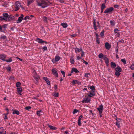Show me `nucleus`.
Wrapping results in <instances>:
<instances>
[{
	"instance_id": "42",
	"label": "nucleus",
	"mask_w": 134,
	"mask_h": 134,
	"mask_svg": "<svg viewBox=\"0 0 134 134\" xmlns=\"http://www.w3.org/2000/svg\"><path fill=\"white\" fill-rule=\"evenodd\" d=\"M43 20L44 21L46 22H47V17H45V16H44L43 18Z\"/></svg>"
},
{
	"instance_id": "16",
	"label": "nucleus",
	"mask_w": 134,
	"mask_h": 134,
	"mask_svg": "<svg viewBox=\"0 0 134 134\" xmlns=\"http://www.w3.org/2000/svg\"><path fill=\"white\" fill-rule=\"evenodd\" d=\"M14 18V16H12L11 15H9L8 20L7 21H11Z\"/></svg>"
},
{
	"instance_id": "46",
	"label": "nucleus",
	"mask_w": 134,
	"mask_h": 134,
	"mask_svg": "<svg viewBox=\"0 0 134 134\" xmlns=\"http://www.w3.org/2000/svg\"><path fill=\"white\" fill-rule=\"evenodd\" d=\"M119 31V30L117 28H116L114 29V32L115 33L117 34L118 33H119L118 32Z\"/></svg>"
},
{
	"instance_id": "11",
	"label": "nucleus",
	"mask_w": 134,
	"mask_h": 134,
	"mask_svg": "<svg viewBox=\"0 0 134 134\" xmlns=\"http://www.w3.org/2000/svg\"><path fill=\"white\" fill-rule=\"evenodd\" d=\"M104 59L105 60V63L107 64V65L108 66L109 63V59L108 58L105 56L104 57Z\"/></svg>"
},
{
	"instance_id": "27",
	"label": "nucleus",
	"mask_w": 134,
	"mask_h": 134,
	"mask_svg": "<svg viewBox=\"0 0 134 134\" xmlns=\"http://www.w3.org/2000/svg\"><path fill=\"white\" fill-rule=\"evenodd\" d=\"M16 6L18 7L19 8L21 6V4L20 3L18 2H16Z\"/></svg>"
},
{
	"instance_id": "63",
	"label": "nucleus",
	"mask_w": 134,
	"mask_h": 134,
	"mask_svg": "<svg viewBox=\"0 0 134 134\" xmlns=\"http://www.w3.org/2000/svg\"><path fill=\"white\" fill-rule=\"evenodd\" d=\"M52 61L53 63H55V62H56L55 61V59H52Z\"/></svg>"
},
{
	"instance_id": "14",
	"label": "nucleus",
	"mask_w": 134,
	"mask_h": 134,
	"mask_svg": "<svg viewBox=\"0 0 134 134\" xmlns=\"http://www.w3.org/2000/svg\"><path fill=\"white\" fill-rule=\"evenodd\" d=\"M43 79L46 82L48 85H50V81L48 79L47 77H43Z\"/></svg>"
},
{
	"instance_id": "37",
	"label": "nucleus",
	"mask_w": 134,
	"mask_h": 134,
	"mask_svg": "<svg viewBox=\"0 0 134 134\" xmlns=\"http://www.w3.org/2000/svg\"><path fill=\"white\" fill-rule=\"evenodd\" d=\"M21 83L20 82H18L16 83V86L17 87H19L21 85Z\"/></svg>"
},
{
	"instance_id": "30",
	"label": "nucleus",
	"mask_w": 134,
	"mask_h": 134,
	"mask_svg": "<svg viewBox=\"0 0 134 134\" xmlns=\"http://www.w3.org/2000/svg\"><path fill=\"white\" fill-rule=\"evenodd\" d=\"M31 108V107L30 106H27L25 107V109L28 111H29Z\"/></svg>"
},
{
	"instance_id": "51",
	"label": "nucleus",
	"mask_w": 134,
	"mask_h": 134,
	"mask_svg": "<svg viewBox=\"0 0 134 134\" xmlns=\"http://www.w3.org/2000/svg\"><path fill=\"white\" fill-rule=\"evenodd\" d=\"M6 36H3L1 37V38L3 40L5 39L6 38Z\"/></svg>"
},
{
	"instance_id": "62",
	"label": "nucleus",
	"mask_w": 134,
	"mask_h": 134,
	"mask_svg": "<svg viewBox=\"0 0 134 134\" xmlns=\"http://www.w3.org/2000/svg\"><path fill=\"white\" fill-rule=\"evenodd\" d=\"M54 88L56 90L57 88V85H54Z\"/></svg>"
},
{
	"instance_id": "22",
	"label": "nucleus",
	"mask_w": 134,
	"mask_h": 134,
	"mask_svg": "<svg viewBox=\"0 0 134 134\" xmlns=\"http://www.w3.org/2000/svg\"><path fill=\"white\" fill-rule=\"evenodd\" d=\"M90 88L92 90V91L95 92V87L94 86H90Z\"/></svg>"
},
{
	"instance_id": "41",
	"label": "nucleus",
	"mask_w": 134,
	"mask_h": 134,
	"mask_svg": "<svg viewBox=\"0 0 134 134\" xmlns=\"http://www.w3.org/2000/svg\"><path fill=\"white\" fill-rule=\"evenodd\" d=\"M61 73L63 75V77H65V72L63 71L62 70L61 71Z\"/></svg>"
},
{
	"instance_id": "61",
	"label": "nucleus",
	"mask_w": 134,
	"mask_h": 134,
	"mask_svg": "<svg viewBox=\"0 0 134 134\" xmlns=\"http://www.w3.org/2000/svg\"><path fill=\"white\" fill-rule=\"evenodd\" d=\"M5 110L7 111V114H9V109L8 108H6L5 109Z\"/></svg>"
},
{
	"instance_id": "28",
	"label": "nucleus",
	"mask_w": 134,
	"mask_h": 134,
	"mask_svg": "<svg viewBox=\"0 0 134 134\" xmlns=\"http://www.w3.org/2000/svg\"><path fill=\"white\" fill-rule=\"evenodd\" d=\"M70 63L72 64H73L74 63V58L72 57H71L70 58Z\"/></svg>"
},
{
	"instance_id": "36",
	"label": "nucleus",
	"mask_w": 134,
	"mask_h": 134,
	"mask_svg": "<svg viewBox=\"0 0 134 134\" xmlns=\"http://www.w3.org/2000/svg\"><path fill=\"white\" fill-rule=\"evenodd\" d=\"M79 111V110H78L75 109L74 110L72 113L73 114H75V113H76L77 112H78Z\"/></svg>"
},
{
	"instance_id": "39",
	"label": "nucleus",
	"mask_w": 134,
	"mask_h": 134,
	"mask_svg": "<svg viewBox=\"0 0 134 134\" xmlns=\"http://www.w3.org/2000/svg\"><path fill=\"white\" fill-rule=\"evenodd\" d=\"M104 30H103L102 31V32L100 33V35L101 37H102L103 36H104Z\"/></svg>"
},
{
	"instance_id": "31",
	"label": "nucleus",
	"mask_w": 134,
	"mask_h": 134,
	"mask_svg": "<svg viewBox=\"0 0 134 134\" xmlns=\"http://www.w3.org/2000/svg\"><path fill=\"white\" fill-rule=\"evenodd\" d=\"M34 78L36 80V81L37 82V80H38L40 79L39 76H34Z\"/></svg>"
},
{
	"instance_id": "4",
	"label": "nucleus",
	"mask_w": 134,
	"mask_h": 134,
	"mask_svg": "<svg viewBox=\"0 0 134 134\" xmlns=\"http://www.w3.org/2000/svg\"><path fill=\"white\" fill-rule=\"evenodd\" d=\"M114 8L113 7H110L109 8L106 9L104 13H110L114 10Z\"/></svg>"
},
{
	"instance_id": "52",
	"label": "nucleus",
	"mask_w": 134,
	"mask_h": 134,
	"mask_svg": "<svg viewBox=\"0 0 134 134\" xmlns=\"http://www.w3.org/2000/svg\"><path fill=\"white\" fill-rule=\"evenodd\" d=\"M19 7H16L15 6V11H16L18 10L19 9Z\"/></svg>"
},
{
	"instance_id": "33",
	"label": "nucleus",
	"mask_w": 134,
	"mask_h": 134,
	"mask_svg": "<svg viewBox=\"0 0 134 134\" xmlns=\"http://www.w3.org/2000/svg\"><path fill=\"white\" fill-rule=\"evenodd\" d=\"M12 60L11 58H10L8 60H5V61L6 62H7L8 63V62H11Z\"/></svg>"
},
{
	"instance_id": "9",
	"label": "nucleus",
	"mask_w": 134,
	"mask_h": 134,
	"mask_svg": "<svg viewBox=\"0 0 134 134\" xmlns=\"http://www.w3.org/2000/svg\"><path fill=\"white\" fill-rule=\"evenodd\" d=\"M105 46L106 48L107 49H109L111 47V46L108 42H106L105 44Z\"/></svg>"
},
{
	"instance_id": "20",
	"label": "nucleus",
	"mask_w": 134,
	"mask_h": 134,
	"mask_svg": "<svg viewBox=\"0 0 134 134\" xmlns=\"http://www.w3.org/2000/svg\"><path fill=\"white\" fill-rule=\"evenodd\" d=\"M82 50V49L81 48L79 49L78 48H76L75 49V51L76 53H77V52H80Z\"/></svg>"
},
{
	"instance_id": "54",
	"label": "nucleus",
	"mask_w": 134,
	"mask_h": 134,
	"mask_svg": "<svg viewBox=\"0 0 134 134\" xmlns=\"http://www.w3.org/2000/svg\"><path fill=\"white\" fill-rule=\"evenodd\" d=\"M43 49L44 51H46L47 50V48L46 46L43 47Z\"/></svg>"
},
{
	"instance_id": "19",
	"label": "nucleus",
	"mask_w": 134,
	"mask_h": 134,
	"mask_svg": "<svg viewBox=\"0 0 134 134\" xmlns=\"http://www.w3.org/2000/svg\"><path fill=\"white\" fill-rule=\"evenodd\" d=\"M37 41L40 43H43V41L42 39L38 38L37 39Z\"/></svg>"
},
{
	"instance_id": "40",
	"label": "nucleus",
	"mask_w": 134,
	"mask_h": 134,
	"mask_svg": "<svg viewBox=\"0 0 134 134\" xmlns=\"http://www.w3.org/2000/svg\"><path fill=\"white\" fill-rule=\"evenodd\" d=\"M130 68L132 70H134V64H132V65L130 66Z\"/></svg>"
},
{
	"instance_id": "53",
	"label": "nucleus",
	"mask_w": 134,
	"mask_h": 134,
	"mask_svg": "<svg viewBox=\"0 0 134 134\" xmlns=\"http://www.w3.org/2000/svg\"><path fill=\"white\" fill-rule=\"evenodd\" d=\"M81 57H82L83 56L84 54V53L82 50L81 51Z\"/></svg>"
},
{
	"instance_id": "48",
	"label": "nucleus",
	"mask_w": 134,
	"mask_h": 134,
	"mask_svg": "<svg viewBox=\"0 0 134 134\" xmlns=\"http://www.w3.org/2000/svg\"><path fill=\"white\" fill-rule=\"evenodd\" d=\"M58 93H55L54 95V97H57L58 96Z\"/></svg>"
},
{
	"instance_id": "38",
	"label": "nucleus",
	"mask_w": 134,
	"mask_h": 134,
	"mask_svg": "<svg viewBox=\"0 0 134 134\" xmlns=\"http://www.w3.org/2000/svg\"><path fill=\"white\" fill-rule=\"evenodd\" d=\"M121 61L124 63V64H126V62L125 59H121Z\"/></svg>"
},
{
	"instance_id": "15",
	"label": "nucleus",
	"mask_w": 134,
	"mask_h": 134,
	"mask_svg": "<svg viewBox=\"0 0 134 134\" xmlns=\"http://www.w3.org/2000/svg\"><path fill=\"white\" fill-rule=\"evenodd\" d=\"M116 66V64L115 63L113 62L111 63V67L112 68H115Z\"/></svg>"
},
{
	"instance_id": "44",
	"label": "nucleus",
	"mask_w": 134,
	"mask_h": 134,
	"mask_svg": "<svg viewBox=\"0 0 134 134\" xmlns=\"http://www.w3.org/2000/svg\"><path fill=\"white\" fill-rule=\"evenodd\" d=\"M115 116L116 117V120L117 121L119 122L120 121H121V119L120 118H117L116 115H115Z\"/></svg>"
},
{
	"instance_id": "58",
	"label": "nucleus",
	"mask_w": 134,
	"mask_h": 134,
	"mask_svg": "<svg viewBox=\"0 0 134 134\" xmlns=\"http://www.w3.org/2000/svg\"><path fill=\"white\" fill-rule=\"evenodd\" d=\"M90 101H81L82 103H90Z\"/></svg>"
},
{
	"instance_id": "12",
	"label": "nucleus",
	"mask_w": 134,
	"mask_h": 134,
	"mask_svg": "<svg viewBox=\"0 0 134 134\" xmlns=\"http://www.w3.org/2000/svg\"><path fill=\"white\" fill-rule=\"evenodd\" d=\"M82 115H81L79 116L78 118V124L79 126H81V119L82 118Z\"/></svg>"
},
{
	"instance_id": "57",
	"label": "nucleus",
	"mask_w": 134,
	"mask_h": 134,
	"mask_svg": "<svg viewBox=\"0 0 134 134\" xmlns=\"http://www.w3.org/2000/svg\"><path fill=\"white\" fill-rule=\"evenodd\" d=\"M7 26V25L5 24H4V25H3L2 26V27H3L4 28H5Z\"/></svg>"
},
{
	"instance_id": "43",
	"label": "nucleus",
	"mask_w": 134,
	"mask_h": 134,
	"mask_svg": "<svg viewBox=\"0 0 134 134\" xmlns=\"http://www.w3.org/2000/svg\"><path fill=\"white\" fill-rule=\"evenodd\" d=\"M103 56V55L102 53H100L98 55V57L99 58H102Z\"/></svg>"
},
{
	"instance_id": "29",
	"label": "nucleus",
	"mask_w": 134,
	"mask_h": 134,
	"mask_svg": "<svg viewBox=\"0 0 134 134\" xmlns=\"http://www.w3.org/2000/svg\"><path fill=\"white\" fill-rule=\"evenodd\" d=\"M34 2V0H30L28 1L27 3L28 5H30L31 3H33Z\"/></svg>"
},
{
	"instance_id": "56",
	"label": "nucleus",
	"mask_w": 134,
	"mask_h": 134,
	"mask_svg": "<svg viewBox=\"0 0 134 134\" xmlns=\"http://www.w3.org/2000/svg\"><path fill=\"white\" fill-rule=\"evenodd\" d=\"M95 34L96 35V38H99L98 37L99 35H98V34L97 33H95Z\"/></svg>"
},
{
	"instance_id": "8",
	"label": "nucleus",
	"mask_w": 134,
	"mask_h": 134,
	"mask_svg": "<svg viewBox=\"0 0 134 134\" xmlns=\"http://www.w3.org/2000/svg\"><path fill=\"white\" fill-rule=\"evenodd\" d=\"M98 110L99 111V113H102L103 109V105L102 104L99 105V108H97Z\"/></svg>"
},
{
	"instance_id": "7",
	"label": "nucleus",
	"mask_w": 134,
	"mask_h": 134,
	"mask_svg": "<svg viewBox=\"0 0 134 134\" xmlns=\"http://www.w3.org/2000/svg\"><path fill=\"white\" fill-rule=\"evenodd\" d=\"M4 20L7 21L9 17V15L7 13H3V14Z\"/></svg>"
},
{
	"instance_id": "24",
	"label": "nucleus",
	"mask_w": 134,
	"mask_h": 134,
	"mask_svg": "<svg viewBox=\"0 0 134 134\" xmlns=\"http://www.w3.org/2000/svg\"><path fill=\"white\" fill-rule=\"evenodd\" d=\"M31 18H30L29 16L27 15L24 18V19L25 20H28L30 19Z\"/></svg>"
},
{
	"instance_id": "47",
	"label": "nucleus",
	"mask_w": 134,
	"mask_h": 134,
	"mask_svg": "<svg viewBox=\"0 0 134 134\" xmlns=\"http://www.w3.org/2000/svg\"><path fill=\"white\" fill-rule=\"evenodd\" d=\"M90 75V73H86L85 74V76L86 77H89L88 75Z\"/></svg>"
},
{
	"instance_id": "18",
	"label": "nucleus",
	"mask_w": 134,
	"mask_h": 134,
	"mask_svg": "<svg viewBox=\"0 0 134 134\" xmlns=\"http://www.w3.org/2000/svg\"><path fill=\"white\" fill-rule=\"evenodd\" d=\"M17 89L18 93L20 95H21V92L22 91V89L21 87L17 88Z\"/></svg>"
},
{
	"instance_id": "21",
	"label": "nucleus",
	"mask_w": 134,
	"mask_h": 134,
	"mask_svg": "<svg viewBox=\"0 0 134 134\" xmlns=\"http://www.w3.org/2000/svg\"><path fill=\"white\" fill-rule=\"evenodd\" d=\"M61 25L65 28H66L68 26V25L66 23H62L61 24Z\"/></svg>"
},
{
	"instance_id": "3",
	"label": "nucleus",
	"mask_w": 134,
	"mask_h": 134,
	"mask_svg": "<svg viewBox=\"0 0 134 134\" xmlns=\"http://www.w3.org/2000/svg\"><path fill=\"white\" fill-rule=\"evenodd\" d=\"M94 91H92V92H90L89 94H88V96L86 97L83 100H90V99L89 98L95 95Z\"/></svg>"
},
{
	"instance_id": "60",
	"label": "nucleus",
	"mask_w": 134,
	"mask_h": 134,
	"mask_svg": "<svg viewBox=\"0 0 134 134\" xmlns=\"http://www.w3.org/2000/svg\"><path fill=\"white\" fill-rule=\"evenodd\" d=\"M119 42H120L121 43H124V41L122 39L121 40H119Z\"/></svg>"
},
{
	"instance_id": "6",
	"label": "nucleus",
	"mask_w": 134,
	"mask_h": 134,
	"mask_svg": "<svg viewBox=\"0 0 134 134\" xmlns=\"http://www.w3.org/2000/svg\"><path fill=\"white\" fill-rule=\"evenodd\" d=\"M56 70V69H52V71L53 75H54L56 77H58V74Z\"/></svg>"
},
{
	"instance_id": "10",
	"label": "nucleus",
	"mask_w": 134,
	"mask_h": 134,
	"mask_svg": "<svg viewBox=\"0 0 134 134\" xmlns=\"http://www.w3.org/2000/svg\"><path fill=\"white\" fill-rule=\"evenodd\" d=\"M6 57V55L4 54H2L0 55V59L2 60L3 61H5V59Z\"/></svg>"
},
{
	"instance_id": "45",
	"label": "nucleus",
	"mask_w": 134,
	"mask_h": 134,
	"mask_svg": "<svg viewBox=\"0 0 134 134\" xmlns=\"http://www.w3.org/2000/svg\"><path fill=\"white\" fill-rule=\"evenodd\" d=\"M96 42L98 44H99L100 43V41L99 38H96Z\"/></svg>"
},
{
	"instance_id": "64",
	"label": "nucleus",
	"mask_w": 134,
	"mask_h": 134,
	"mask_svg": "<svg viewBox=\"0 0 134 134\" xmlns=\"http://www.w3.org/2000/svg\"><path fill=\"white\" fill-rule=\"evenodd\" d=\"M83 63H84L86 65H87L88 64V62H86V61H85L84 60H83Z\"/></svg>"
},
{
	"instance_id": "1",
	"label": "nucleus",
	"mask_w": 134,
	"mask_h": 134,
	"mask_svg": "<svg viewBox=\"0 0 134 134\" xmlns=\"http://www.w3.org/2000/svg\"><path fill=\"white\" fill-rule=\"evenodd\" d=\"M41 3L38 2L37 4L38 6H40L43 8L46 7L52 4L48 1V0H41Z\"/></svg>"
},
{
	"instance_id": "13",
	"label": "nucleus",
	"mask_w": 134,
	"mask_h": 134,
	"mask_svg": "<svg viewBox=\"0 0 134 134\" xmlns=\"http://www.w3.org/2000/svg\"><path fill=\"white\" fill-rule=\"evenodd\" d=\"M74 72L76 73H77L79 72V71L76 68H73L71 70V73H72Z\"/></svg>"
},
{
	"instance_id": "35",
	"label": "nucleus",
	"mask_w": 134,
	"mask_h": 134,
	"mask_svg": "<svg viewBox=\"0 0 134 134\" xmlns=\"http://www.w3.org/2000/svg\"><path fill=\"white\" fill-rule=\"evenodd\" d=\"M93 27H95L96 26H97L96 24V19H93Z\"/></svg>"
},
{
	"instance_id": "17",
	"label": "nucleus",
	"mask_w": 134,
	"mask_h": 134,
	"mask_svg": "<svg viewBox=\"0 0 134 134\" xmlns=\"http://www.w3.org/2000/svg\"><path fill=\"white\" fill-rule=\"evenodd\" d=\"M48 127L51 130H56L57 129L56 127L50 125L49 124L48 125Z\"/></svg>"
},
{
	"instance_id": "59",
	"label": "nucleus",
	"mask_w": 134,
	"mask_h": 134,
	"mask_svg": "<svg viewBox=\"0 0 134 134\" xmlns=\"http://www.w3.org/2000/svg\"><path fill=\"white\" fill-rule=\"evenodd\" d=\"M3 20H4V18L2 17V16H0V20L2 21Z\"/></svg>"
},
{
	"instance_id": "49",
	"label": "nucleus",
	"mask_w": 134,
	"mask_h": 134,
	"mask_svg": "<svg viewBox=\"0 0 134 134\" xmlns=\"http://www.w3.org/2000/svg\"><path fill=\"white\" fill-rule=\"evenodd\" d=\"M6 69L8 71H10L11 70V68L10 66H8Z\"/></svg>"
},
{
	"instance_id": "25",
	"label": "nucleus",
	"mask_w": 134,
	"mask_h": 134,
	"mask_svg": "<svg viewBox=\"0 0 134 134\" xmlns=\"http://www.w3.org/2000/svg\"><path fill=\"white\" fill-rule=\"evenodd\" d=\"M42 112V110H40V111H37L36 112V114L40 116L42 115V114H41V113Z\"/></svg>"
},
{
	"instance_id": "34",
	"label": "nucleus",
	"mask_w": 134,
	"mask_h": 134,
	"mask_svg": "<svg viewBox=\"0 0 134 134\" xmlns=\"http://www.w3.org/2000/svg\"><path fill=\"white\" fill-rule=\"evenodd\" d=\"M106 7V6L104 4H102V5L101 7V9H104Z\"/></svg>"
},
{
	"instance_id": "23",
	"label": "nucleus",
	"mask_w": 134,
	"mask_h": 134,
	"mask_svg": "<svg viewBox=\"0 0 134 134\" xmlns=\"http://www.w3.org/2000/svg\"><path fill=\"white\" fill-rule=\"evenodd\" d=\"M13 114H16L17 115H19L20 114V112L18 110H15L13 112Z\"/></svg>"
},
{
	"instance_id": "2",
	"label": "nucleus",
	"mask_w": 134,
	"mask_h": 134,
	"mask_svg": "<svg viewBox=\"0 0 134 134\" xmlns=\"http://www.w3.org/2000/svg\"><path fill=\"white\" fill-rule=\"evenodd\" d=\"M115 75L117 76H119L121 74L120 72L122 71L121 68L119 66H118L115 69Z\"/></svg>"
},
{
	"instance_id": "50",
	"label": "nucleus",
	"mask_w": 134,
	"mask_h": 134,
	"mask_svg": "<svg viewBox=\"0 0 134 134\" xmlns=\"http://www.w3.org/2000/svg\"><path fill=\"white\" fill-rule=\"evenodd\" d=\"M77 82H78V81H77V80H73V82H72V83L73 84H75L76 83H77Z\"/></svg>"
},
{
	"instance_id": "32",
	"label": "nucleus",
	"mask_w": 134,
	"mask_h": 134,
	"mask_svg": "<svg viewBox=\"0 0 134 134\" xmlns=\"http://www.w3.org/2000/svg\"><path fill=\"white\" fill-rule=\"evenodd\" d=\"M115 124H116V126H118V128H120V123L119 122H118V121H117L115 123Z\"/></svg>"
},
{
	"instance_id": "55",
	"label": "nucleus",
	"mask_w": 134,
	"mask_h": 134,
	"mask_svg": "<svg viewBox=\"0 0 134 134\" xmlns=\"http://www.w3.org/2000/svg\"><path fill=\"white\" fill-rule=\"evenodd\" d=\"M77 36V35L76 34H72V35H70V36L71 37H75Z\"/></svg>"
},
{
	"instance_id": "5",
	"label": "nucleus",
	"mask_w": 134,
	"mask_h": 134,
	"mask_svg": "<svg viewBox=\"0 0 134 134\" xmlns=\"http://www.w3.org/2000/svg\"><path fill=\"white\" fill-rule=\"evenodd\" d=\"M24 15L23 14H21L20 16L19 17L18 19L16 20V23H20L23 19Z\"/></svg>"
},
{
	"instance_id": "26",
	"label": "nucleus",
	"mask_w": 134,
	"mask_h": 134,
	"mask_svg": "<svg viewBox=\"0 0 134 134\" xmlns=\"http://www.w3.org/2000/svg\"><path fill=\"white\" fill-rule=\"evenodd\" d=\"M60 59V57L58 56H56L55 58V61L56 62L58 61Z\"/></svg>"
}]
</instances>
